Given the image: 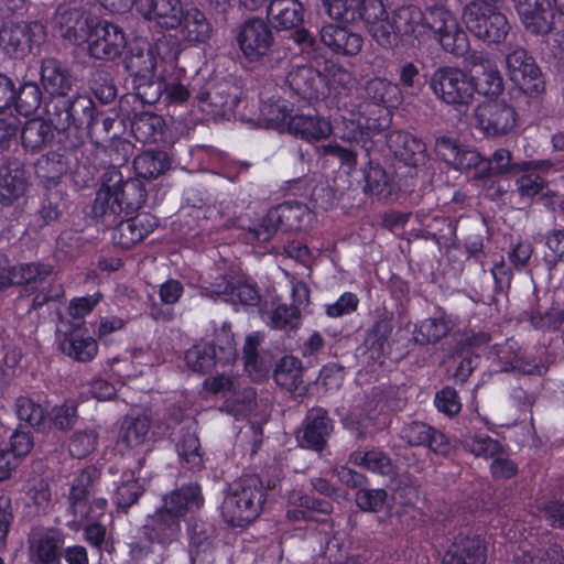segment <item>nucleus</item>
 I'll return each mask as SVG.
<instances>
[{"instance_id":"nucleus-1","label":"nucleus","mask_w":564,"mask_h":564,"mask_svg":"<svg viewBox=\"0 0 564 564\" xmlns=\"http://www.w3.org/2000/svg\"><path fill=\"white\" fill-rule=\"evenodd\" d=\"M267 490L262 479L248 475L234 481L221 503V517L231 528H246L261 514Z\"/></svg>"},{"instance_id":"nucleus-2","label":"nucleus","mask_w":564,"mask_h":564,"mask_svg":"<svg viewBox=\"0 0 564 564\" xmlns=\"http://www.w3.org/2000/svg\"><path fill=\"white\" fill-rule=\"evenodd\" d=\"M235 40L250 64L273 69L284 61V51L278 46L272 28L262 18L252 17L240 23Z\"/></svg>"},{"instance_id":"nucleus-3","label":"nucleus","mask_w":564,"mask_h":564,"mask_svg":"<svg viewBox=\"0 0 564 564\" xmlns=\"http://www.w3.org/2000/svg\"><path fill=\"white\" fill-rule=\"evenodd\" d=\"M45 118L58 132L91 130L96 124V106L86 94L72 90L45 100Z\"/></svg>"},{"instance_id":"nucleus-4","label":"nucleus","mask_w":564,"mask_h":564,"mask_svg":"<svg viewBox=\"0 0 564 564\" xmlns=\"http://www.w3.org/2000/svg\"><path fill=\"white\" fill-rule=\"evenodd\" d=\"M191 87L202 111L213 116H226L239 102V88L225 77L205 79L197 75L192 79Z\"/></svg>"},{"instance_id":"nucleus-5","label":"nucleus","mask_w":564,"mask_h":564,"mask_svg":"<svg viewBox=\"0 0 564 564\" xmlns=\"http://www.w3.org/2000/svg\"><path fill=\"white\" fill-rule=\"evenodd\" d=\"M423 28L432 30L441 46L456 57H463L469 50L466 32L462 30L456 18L441 2L427 6L423 11Z\"/></svg>"},{"instance_id":"nucleus-6","label":"nucleus","mask_w":564,"mask_h":564,"mask_svg":"<svg viewBox=\"0 0 564 564\" xmlns=\"http://www.w3.org/2000/svg\"><path fill=\"white\" fill-rule=\"evenodd\" d=\"M433 94L444 104L460 107L474 101L470 75L458 67L442 66L429 80Z\"/></svg>"},{"instance_id":"nucleus-7","label":"nucleus","mask_w":564,"mask_h":564,"mask_svg":"<svg viewBox=\"0 0 564 564\" xmlns=\"http://www.w3.org/2000/svg\"><path fill=\"white\" fill-rule=\"evenodd\" d=\"M267 19L269 25L276 31L294 30L292 37L299 45L314 46V36L302 28L304 7L300 0H270Z\"/></svg>"},{"instance_id":"nucleus-8","label":"nucleus","mask_w":564,"mask_h":564,"mask_svg":"<svg viewBox=\"0 0 564 564\" xmlns=\"http://www.w3.org/2000/svg\"><path fill=\"white\" fill-rule=\"evenodd\" d=\"M460 443L465 451L476 457L492 459L490 471L495 479H510L518 474V465L497 440L468 433L462 436Z\"/></svg>"},{"instance_id":"nucleus-9","label":"nucleus","mask_w":564,"mask_h":564,"mask_svg":"<svg viewBox=\"0 0 564 564\" xmlns=\"http://www.w3.org/2000/svg\"><path fill=\"white\" fill-rule=\"evenodd\" d=\"M361 119L362 117L360 113L358 119H355V123H357V127L360 130L365 128L367 131H370L371 129L377 128L376 120L366 119V121L362 122ZM360 135L364 141V144L361 145L359 152L355 151V161L357 160V156L360 155L365 160L369 159L368 166L362 170L365 181L364 192L367 195L377 196L379 199H388L391 197L393 192L391 180L379 163H373V160L370 154L373 142L365 138L366 135L368 137L369 133L360 131Z\"/></svg>"},{"instance_id":"nucleus-10","label":"nucleus","mask_w":564,"mask_h":564,"mask_svg":"<svg viewBox=\"0 0 564 564\" xmlns=\"http://www.w3.org/2000/svg\"><path fill=\"white\" fill-rule=\"evenodd\" d=\"M476 127L487 137H505L517 127L518 113L505 100H488L474 111Z\"/></svg>"},{"instance_id":"nucleus-11","label":"nucleus","mask_w":564,"mask_h":564,"mask_svg":"<svg viewBox=\"0 0 564 564\" xmlns=\"http://www.w3.org/2000/svg\"><path fill=\"white\" fill-rule=\"evenodd\" d=\"M99 478V470L95 466H88L73 480L67 509V516L70 519L66 523L70 530L79 531L84 522L89 518L90 506L88 500L95 492V486Z\"/></svg>"},{"instance_id":"nucleus-12","label":"nucleus","mask_w":564,"mask_h":564,"mask_svg":"<svg viewBox=\"0 0 564 564\" xmlns=\"http://www.w3.org/2000/svg\"><path fill=\"white\" fill-rule=\"evenodd\" d=\"M506 66L510 79L517 83L527 95L536 96L544 91L545 82L541 69L523 47L510 48L506 54Z\"/></svg>"},{"instance_id":"nucleus-13","label":"nucleus","mask_w":564,"mask_h":564,"mask_svg":"<svg viewBox=\"0 0 564 564\" xmlns=\"http://www.w3.org/2000/svg\"><path fill=\"white\" fill-rule=\"evenodd\" d=\"M53 30L64 40L79 45L88 37L94 20L74 1L59 3L51 20Z\"/></svg>"},{"instance_id":"nucleus-14","label":"nucleus","mask_w":564,"mask_h":564,"mask_svg":"<svg viewBox=\"0 0 564 564\" xmlns=\"http://www.w3.org/2000/svg\"><path fill=\"white\" fill-rule=\"evenodd\" d=\"M91 57L102 61H113L119 57L126 47V37L122 30L110 22H95L85 40Z\"/></svg>"},{"instance_id":"nucleus-15","label":"nucleus","mask_w":564,"mask_h":564,"mask_svg":"<svg viewBox=\"0 0 564 564\" xmlns=\"http://www.w3.org/2000/svg\"><path fill=\"white\" fill-rule=\"evenodd\" d=\"M334 431L332 419L325 409L316 406L306 412L301 427L296 431L299 445L322 453Z\"/></svg>"},{"instance_id":"nucleus-16","label":"nucleus","mask_w":564,"mask_h":564,"mask_svg":"<svg viewBox=\"0 0 564 564\" xmlns=\"http://www.w3.org/2000/svg\"><path fill=\"white\" fill-rule=\"evenodd\" d=\"M553 166L550 160L513 161L512 153L503 148L497 149L486 159L484 169L476 174L477 178L498 175H518L530 170H549Z\"/></svg>"},{"instance_id":"nucleus-17","label":"nucleus","mask_w":564,"mask_h":564,"mask_svg":"<svg viewBox=\"0 0 564 564\" xmlns=\"http://www.w3.org/2000/svg\"><path fill=\"white\" fill-rule=\"evenodd\" d=\"M174 43V39L163 36L159 39L152 47L132 48L124 57L123 65L126 70L133 77V83L143 80L149 82L156 69V55L163 53V48Z\"/></svg>"},{"instance_id":"nucleus-18","label":"nucleus","mask_w":564,"mask_h":564,"mask_svg":"<svg viewBox=\"0 0 564 564\" xmlns=\"http://www.w3.org/2000/svg\"><path fill=\"white\" fill-rule=\"evenodd\" d=\"M42 29L39 22L4 24L0 29V47L11 58H24L31 53L33 37Z\"/></svg>"},{"instance_id":"nucleus-19","label":"nucleus","mask_w":564,"mask_h":564,"mask_svg":"<svg viewBox=\"0 0 564 564\" xmlns=\"http://www.w3.org/2000/svg\"><path fill=\"white\" fill-rule=\"evenodd\" d=\"M39 73L45 100L74 90L75 78L64 62L55 57H44L41 59Z\"/></svg>"},{"instance_id":"nucleus-20","label":"nucleus","mask_w":564,"mask_h":564,"mask_svg":"<svg viewBox=\"0 0 564 564\" xmlns=\"http://www.w3.org/2000/svg\"><path fill=\"white\" fill-rule=\"evenodd\" d=\"M175 24L169 30H180L181 37L188 44H205L213 36V25L205 12L195 6L182 7Z\"/></svg>"},{"instance_id":"nucleus-21","label":"nucleus","mask_w":564,"mask_h":564,"mask_svg":"<svg viewBox=\"0 0 564 564\" xmlns=\"http://www.w3.org/2000/svg\"><path fill=\"white\" fill-rule=\"evenodd\" d=\"M181 531V520L163 505L154 513L149 514L145 523L142 525V533L145 540L163 546L177 541Z\"/></svg>"},{"instance_id":"nucleus-22","label":"nucleus","mask_w":564,"mask_h":564,"mask_svg":"<svg viewBox=\"0 0 564 564\" xmlns=\"http://www.w3.org/2000/svg\"><path fill=\"white\" fill-rule=\"evenodd\" d=\"M158 226L156 218L149 214H138L134 217L123 219L120 217L112 230V241L122 249H130L142 241Z\"/></svg>"},{"instance_id":"nucleus-23","label":"nucleus","mask_w":564,"mask_h":564,"mask_svg":"<svg viewBox=\"0 0 564 564\" xmlns=\"http://www.w3.org/2000/svg\"><path fill=\"white\" fill-rule=\"evenodd\" d=\"M524 29L534 35L549 33L553 28L550 0H512Z\"/></svg>"},{"instance_id":"nucleus-24","label":"nucleus","mask_w":564,"mask_h":564,"mask_svg":"<svg viewBox=\"0 0 564 564\" xmlns=\"http://www.w3.org/2000/svg\"><path fill=\"white\" fill-rule=\"evenodd\" d=\"M400 436L411 446H427L437 455H447L451 451L448 438L433 426L419 421L403 425Z\"/></svg>"},{"instance_id":"nucleus-25","label":"nucleus","mask_w":564,"mask_h":564,"mask_svg":"<svg viewBox=\"0 0 564 564\" xmlns=\"http://www.w3.org/2000/svg\"><path fill=\"white\" fill-rule=\"evenodd\" d=\"M108 182L115 191L116 199L120 203L126 215L140 209L147 200V189L140 178L123 180L119 171L111 170L106 172Z\"/></svg>"},{"instance_id":"nucleus-26","label":"nucleus","mask_w":564,"mask_h":564,"mask_svg":"<svg viewBox=\"0 0 564 564\" xmlns=\"http://www.w3.org/2000/svg\"><path fill=\"white\" fill-rule=\"evenodd\" d=\"M223 356H218L216 346L213 344L195 345L186 351L185 360L187 366L195 372H209L217 361L229 362L236 358V348L231 340H227L226 346L219 347Z\"/></svg>"},{"instance_id":"nucleus-27","label":"nucleus","mask_w":564,"mask_h":564,"mask_svg":"<svg viewBox=\"0 0 564 564\" xmlns=\"http://www.w3.org/2000/svg\"><path fill=\"white\" fill-rule=\"evenodd\" d=\"M387 144L394 158L409 166L423 164L426 147L416 137L404 131H393L387 135Z\"/></svg>"},{"instance_id":"nucleus-28","label":"nucleus","mask_w":564,"mask_h":564,"mask_svg":"<svg viewBox=\"0 0 564 564\" xmlns=\"http://www.w3.org/2000/svg\"><path fill=\"white\" fill-rule=\"evenodd\" d=\"M123 213L118 199H116L115 191L108 182L107 173L104 174L101 187L96 193V198L91 206V217L96 223L101 224L105 228L113 227Z\"/></svg>"},{"instance_id":"nucleus-29","label":"nucleus","mask_w":564,"mask_h":564,"mask_svg":"<svg viewBox=\"0 0 564 564\" xmlns=\"http://www.w3.org/2000/svg\"><path fill=\"white\" fill-rule=\"evenodd\" d=\"M285 84L296 96L311 101L319 98L324 80L313 67L297 66L288 73Z\"/></svg>"},{"instance_id":"nucleus-30","label":"nucleus","mask_w":564,"mask_h":564,"mask_svg":"<svg viewBox=\"0 0 564 564\" xmlns=\"http://www.w3.org/2000/svg\"><path fill=\"white\" fill-rule=\"evenodd\" d=\"M486 547L479 536H458L442 564H485Z\"/></svg>"},{"instance_id":"nucleus-31","label":"nucleus","mask_w":564,"mask_h":564,"mask_svg":"<svg viewBox=\"0 0 564 564\" xmlns=\"http://www.w3.org/2000/svg\"><path fill=\"white\" fill-rule=\"evenodd\" d=\"M54 124L47 118L28 120L21 129V143L25 151L41 152L51 147L55 139Z\"/></svg>"},{"instance_id":"nucleus-32","label":"nucleus","mask_w":564,"mask_h":564,"mask_svg":"<svg viewBox=\"0 0 564 564\" xmlns=\"http://www.w3.org/2000/svg\"><path fill=\"white\" fill-rule=\"evenodd\" d=\"M31 556L36 563L55 564L59 561L62 539L53 530H34L29 538Z\"/></svg>"},{"instance_id":"nucleus-33","label":"nucleus","mask_w":564,"mask_h":564,"mask_svg":"<svg viewBox=\"0 0 564 564\" xmlns=\"http://www.w3.org/2000/svg\"><path fill=\"white\" fill-rule=\"evenodd\" d=\"M25 191L24 171L18 161L0 162V203L11 204Z\"/></svg>"},{"instance_id":"nucleus-34","label":"nucleus","mask_w":564,"mask_h":564,"mask_svg":"<svg viewBox=\"0 0 564 564\" xmlns=\"http://www.w3.org/2000/svg\"><path fill=\"white\" fill-rule=\"evenodd\" d=\"M200 487L197 484L182 486L163 497V506L182 520L187 512L203 505Z\"/></svg>"},{"instance_id":"nucleus-35","label":"nucleus","mask_w":564,"mask_h":564,"mask_svg":"<svg viewBox=\"0 0 564 564\" xmlns=\"http://www.w3.org/2000/svg\"><path fill=\"white\" fill-rule=\"evenodd\" d=\"M138 7L144 19L169 30L178 24L176 17L183 6L181 0H138Z\"/></svg>"},{"instance_id":"nucleus-36","label":"nucleus","mask_w":564,"mask_h":564,"mask_svg":"<svg viewBox=\"0 0 564 564\" xmlns=\"http://www.w3.org/2000/svg\"><path fill=\"white\" fill-rule=\"evenodd\" d=\"M311 218L307 206L296 200L284 202L269 210V220L279 221L284 230H301Z\"/></svg>"},{"instance_id":"nucleus-37","label":"nucleus","mask_w":564,"mask_h":564,"mask_svg":"<svg viewBox=\"0 0 564 564\" xmlns=\"http://www.w3.org/2000/svg\"><path fill=\"white\" fill-rule=\"evenodd\" d=\"M289 131L305 140H321L332 133V126L325 118L314 115H295L288 121Z\"/></svg>"},{"instance_id":"nucleus-38","label":"nucleus","mask_w":564,"mask_h":564,"mask_svg":"<svg viewBox=\"0 0 564 564\" xmlns=\"http://www.w3.org/2000/svg\"><path fill=\"white\" fill-rule=\"evenodd\" d=\"M150 427L151 416L149 414L127 415L121 423L119 441L128 447H138L145 442Z\"/></svg>"},{"instance_id":"nucleus-39","label":"nucleus","mask_w":564,"mask_h":564,"mask_svg":"<svg viewBox=\"0 0 564 564\" xmlns=\"http://www.w3.org/2000/svg\"><path fill=\"white\" fill-rule=\"evenodd\" d=\"M133 167L140 178H156L171 167V160L163 151H144L134 158Z\"/></svg>"},{"instance_id":"nucleus-40","label":"nucleus","mask_w":564,"mask_h":564,"mask_svg":"<svg viewBox=\"0 0 564 564\" xmlns=\"http://www.w3.org/2000/svg\"><path fill=\"white\" fill-rule=\"evenodd\" d=\"M12 105L20 115L28 117L35 113L42 105L45 109V94L35 82H24L18 90L14 89Z\"/></svg>"},{"instance_id":"nucleus-41","label":"nucleus","mask_w":564,"mask_h":564,"mask_svg":"<svg viewBox=\"0 0 564 564\" xmlns=\"http://www.w3.org/2000/svg\"><path fill=\"white\" fill-rule=\"evenodd\" d=\"M176 451L181 460L188 469H199L203 465L200 442L195 431L182 429L176 443Z\"/></svg>"},{"instance_id":"nucleus-42","label":"nucleus","mask_w":564,"mask_h":564,"mask_svg":"<svg viewBox=\"0 0 564 564\" xmlns=\"http://www.w3.org/2000/svg\"><path fill=\"white\" fill-rule=\"evenodd\" d=\"M351 21V19H347L346 21H339L338 24L323 26L319 33L322 42L336 53L350 55Z\"/></svg>"},{"instance_id":"nucleus-43","label":"nucleus","mask_w":564,"mask_h":564,"mask_svg":"<svg viewBox=\"0 0 564 564\" xmlns=\"http://www.w3.org/2000/svg\"><path fill=\"white\" fill-rule=\"evenodd\" d=\"M275 382L288 391H295L302 384L301 361L293 356H283L273 371Z\"/></svg>"},{"instance_id":"nucleus-44","label":"nucleus","mask_w":564,"mask_h":564,"mask_svg":"<svg viewBox=\"0 0 564 564\" xmlns=\"http://www.w3.org/2000/svg\"><path fill=\"white\" fill-rule=\"evenodd\" d=\"M322 151L324 155L338 158L345 165L344 169L337 172L334 178V191L335 193H338L339 196H343L351 187L349 174L352 162V151L341 147L338 143H329L327 145H323Z\"/></svg>"},{"instance_id":"nucleus-45","label":"nucleus","mask_w":564,"mask_h":564,"mask_svg":"<svg viewBox=\"0 0 564 564\" xmlns=\"http://www.w3.org/2000/svg\"><path fill=\"white\" fill-rule=\"evenodd\" d=\"M473 94L478 93L486 97H497L503 89V78L496 65H491L485 70L470 74Z\"/></svg>"},{"instance_id":"nucleus-46","label":"nucleus","mask_w":564,"mask_h":564,"mask_svg":"<svg viewBox=\"0 0 564 564\" xmlns=\"http://www.w3.org/2000/svg\"><path fill=\"white\" fill-rule=\"evenodd\" d=\"M451 332V322L443 318H426L417 324L413 332L416 344L425 346L442 340Z\"/></svg>"},{"instance_id":"nucleus-47","label":"nucleus","mask_w":564,"mask_h":564,"mask_svg":"<svg viewBox=\"0 0 564 564\" xmlns=\"http://www.w3.org/2000/svg\"><path fill=\"white\" fill-rule=\"evenodd\" d=\"M53 273V267L40 262L22 263L10 270V278L13 284L24 285L41 283Z\"/></svg>"},{"instance_id":"nucleus-48","label":"nucleus","mask_w":564,"mask_h":564,"mask_svg":"<svg viewBox=\"0 0 564 564\" xmlns=\"http://www.w3.org/2000/svg\"><path fill=\"white\" fill-rule=\"evenodd\" d=\"M63 352L80 362L91 360L98 351V345L91 337H83L72 333L66 335L61 343Z\"/></svg>"},{"instance_id":"nucleus-49","label":"nucleus","mask_w":564,"mask_h":564,"mask_svg":"<svg viewBox=\"0 0 564 564\" xmlns=\"http://www.w3.org/2000/svg\"><path fill=\"white\" fill-rule=\"evenodd\" d=\"M489 21L484 23H470V32L478 39L488 43H500L502 42L508 32L509 23L505 14L489 15Z\"/></svg>"},{"instance_id":"nucleus-50","label":"nucleus","mask_w":564,"mask_h":564,"mask_svg":"<svg viewBox=\"0 0 564 564\" xmlns=\"http://www.w3.org/2000/svg\"><path fill=\"white\" fill-rule=\"evenodd\" d=\"M423 11L416 6H402L393 12L392 22L399 37L416 35L417 29L423 28Z\"/></svg>"},{"instance_id":"nucleus-51","label":"nucleus","mask_w":564,"mask_h":564,"mask_svg":"<svg viewBox=\"0 0 564 564\" xmlns=\"http://www.w3.org/2000/svg\"><path fill=\"white\" fill-rule=\"evenodd\" d=\"M144 489L139 480L134 478L133 473H124L122 480L117 486L113 502L118 509L127 511L142 496Z\"/></svg>"},{"instance_id":"nucleus-52","label":"nucleus","mask_w":564,"mask_h":564,"mask_svg":"<svg viewBox=\"0 0 564 564\" xmlns=\"http://www.w3.org/2000/svg\"><path fill=\"white\" fill-rule=\"evenodd\" d=\"M501 2H494L490 0H470L466 1L463 9V20L470 31V23H478L482 25L489 21V15L503 14L500 11Z\"/></svg>"},{"instance_id":"nucleus-53","label":"nucleus","mask_w":564,"mask_h":564,"mask_svg":"<svg viewBox=\"0 0 564 564\" xmlns=\"http://www.w3.org/2000/svg\"><path fill=\"white\" fill-rule=\"evenodd\" d=\"M89 88L95 97L102 104L108 105L117 97V87L111 74L101 67L95 68L90 73Z\"/></svg>"},{"instance_id":"nucleus-54","label":"nucleus","mask_w":564,"mask_h":564,"mask_svg":"<svg viewBox=\"0 0 564 564\" xmlns=\"http://www.w3.org/2000/svg\"><path fill=\"white\" fill-rule=\"evenodd\" d=\"M301 322V312L295 305L280 304L268 313L267 324L285 333L294 330Z\"/></svg>"},{"instance_id":"nucleus-55","label":"nucleus","mask_w":564,"mask_h":564,"mask_svg":"<svg viewBox=\"0 0 564 564\" xmlns=\"http://www.w3.org/2000/svg\"><path fill=\"white\" fill-rule=\"evenodd\" d=\"M364 90L366 98L378 107L380 104L392 105L397 101L399 88L387 79L375 77L366 82Z\"/></svg>"},{"instance_id":"nucleus-56","label":"nucleus","mask_w":564,"mask_h":564,"mask_svg":"<svg viewBox=\"0 0 564 564\" xmlns=\"http://www.w3.org/2000/svg\"><path fill=\"white\" fill-rule=\"evenodd\" d=\"M15 412L21 422H25L29 426L44 431L46 427L45 411L33 400L26 397H20L15 402Z\"/></svg>"},{"instance_id":"nucleus-57","label":"nucleus","mask_w":564,"mask_h":564,"mask_svg":"<svg viewBox=\"0 0 564 564\" xmlns=\"http://www.w3.org/2000/svg\"><path fill=\"white\" fill-rule=\"evenodd\" d=\"M392 332V326L387 321L377 322L372 329L368 333L364 347L365 352H368V358L371 360H379L384 352V346Z\"/></svg>"},{"instance_id":"nucleus-58","label":"nucleus","mask_w":564,"mask_h":564,"mask_svg":"<svg viewBox=\"0 0 564 564\" xmlns=\"http://www.w3.org/2000/svg\"><path fill=\"white\" fill-rule=\"evenodd\" d=\"M372 39L383 48H393L399 43V35L388 15L365 25Z\"/></svg>"},{"instance_id":"nucleus-59","label":"nucleus","mask_w":564,"mask_h":564,"mask_svg":"<svg viewBox=\"0 0 564 564\" xmlns=\"http://www.w3.org/2000/svg\"><path fill=\"white\" fill-rule=\"evenodd\" d=\"M286 500L291 507L306 509L322 516H328L333 509V506L328 500L310 497L300 489H292L289 491L286 494Z\"/></svg>"},{"instance_id":"nucleus-60","label":"nucleus","mask_w":564,"mask_h":564,"mask_svg":"<svg viewBox=\"0 0 564 564\" xmlns=\"http://www.w3.org/2000/svg\"><path fill=\"white\" fill-rule=\"evenodd\" d=\"M161 124L162 118L160 116L143 112L134 118L131 123V129L138 140L149 142L155 141Z\"/></svg>"},{"instance_id":"nucleus-61","label":"nucleus","mask_w":564,"mask_h":564,"mask_svg":"<svg viewBox=\"0 0 564 564\" xmlns=\"http://www.w3.org/2000/svg\"><path fill=\"white\" fill-rule=\"evenodd\" d=\"M536 171H524V174L516 180L517 192L521 198L532 200L547 187V182Z\"/></svg>"},{"instance_id":"nucleus-62","label":"nucleus","mask_w":564,"mask_h":564,"mask_svg":"<svg viewBox=\"0 0 564 564\" xmlns=\"http://www.w3.org/2000/svg\"><path fill=\"white\" fill-rule=\"evenodd\" d=\"M98 435L95 431H77L69 441V453L75 458H84L89 455L97 444Z\"/></svg>"},{"instance_id":"nucleus-63","label":"nucleus","mask_w":564,"mask_h":564,"mask_svg":"<svg viewBox=\"0 0 564 564\" xmlns=\"http://www.w3.org/2000/svg\"><path fill=\"white\" fill-rule=\"evenodd\" d=\"M260 112L271 128H279L288 123L292 117L284 100L263 102L260 107Z\"/></svg>"},{"instance_id":"nucleus-64","label":"nucleus","mask_w":564,"mask_h":564,"mask_svg":"<svg viewBox=\"0 0 564 564\" xmlns=\"http://www.w3.org/2000/svg\"><path fill=\"white\" fill-rule=\"evenodd\" d=\"M36 169L39 173H42L43 177L55 180L66 173L67 163L64 155L57 152H50L39 160Z\"/></svg>"}]
</instances>
